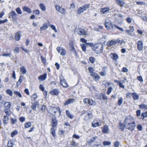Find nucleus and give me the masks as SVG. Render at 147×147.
I'll return each mask as SVG.
<instances>
[{"instance_id":"cd10ccee","label":"nucleus","mask_w":147,"mask_h":147,"mask_svg":"<svg viewBox=\"0 0 147 147\" xmlns=\"http://www.w3.org/2000/svg\"><path fill=\"white\" fill-rule=\"evenodd\" d=\"M23 9L24 11L28 13H31L30 9L26 6L24 7H23Z\"/></svg>"},{"instance_id":"b1692460","label":"nucleus","mask_w":147,"mask_h":147,"mask_svg":"<svg viewBox=\"0 0 147 147\" xmlns=\"http://www.w3.org/2000/svg\"><path fill=\"white\" fill-rule=\"evenodd\" d=\"M129 30H125V31L126 33L130 35L131 33L130 32H132L134 31V28L133 26H130L129 27Z\"/></svg>"},{"instance_id":"423d86ee","label":"nucleus","mask_w":147,"mask_h":147,"mask_svg":"<svg viewBox=\"0 0 147 147\" xmlns=\"http://www.w3.org/2000/svg\"><path fill=\"white\" fill-rule=\"evenodd\" d=\"M17 16V14L13 11H11L8 14L9 18L13 20H16Z\"/></svg>"},{"instance_id":"49530a36","label":"nucleus","mask_w":147,"mask_h":147,"mask_svg":"<svg viewBox=\"0 0 147 147\" xmlns=\"http://www.w3.org/2000/svg\"><path fill=\"white\" fill-rule=\"evenodd\" d=\"M14 93L17 96H18L20 98L22 97V95L20 92L18 91H15L14 92Z\"/></svg>"},{"instance_id":"8fccbe9b","label":"nucleus","mask_w":147,"mask_h":147,"mask_svg":"<svg viewBox=\"0 0 147 147\" xmlns=\"http://www.w3.org/2000/svg\"><path fill=\"white\" fill-rule=\"evenodd\" d=\"M38 96L36 94H34L32 96L31 99L32 101H34L37 98Z\"/></svg>"},{"instance_id":"79ce46f5","label":"nucleus","mask_w":147,"mask_h":147,"mask_svg":"<svg viewBox=\"0 0 147 147\" xmlns=\"http://www.w3.org/2000/svg\"><path fill=\"white\" fill-rule=\"evenodd\" d=\"M54 127H52L51 129V132L53 136L55 137V130L54 128Z\"/></svg>"},{"instance_id":"412c9836","label":"nucleus","mask_w":147,"mask_h":147,"mask_svg":"<svg viewBox=\"0 0 147 147\" xmlns=\"http://www.w3.org/2000/svg\"><path fill=\"white\" fill-rule=\"evenodd\" d=\"M131 95L133 99L134 100H138L139 98V96L138 94L136 92H133L131 93Z\"/></svg>"},{"instance_id":"c9c22d12","label":"nucleus","mask_w":147,"mask_h":147,"mask_svg":"<svg viewBox=\"0 0 147 147\" xmlns=\"http://www.w3.org/2000/svg\"><path fill=\"white\" fill-rule=\"evenodd\" d=\"M88 104L90 105L94 106L96 105V103L95 101L90 99L89 100Z\"/></svg>"},{"instance_id":"774afa93","label":"nucleus","mask_w":147,"mask_h":147,"mask_svg":"<svg viewBox=\"0 0 147 147\" xmlns=\"http://www.w3.org/2000/svg\"><path fill=\"white\" fill-rule=\"evenodd\" d=\"M89 60L92 63H93L95 61V59L93 57H91L89 58Z\"/></svg>"},{"instance_id":"393cba45","label":"nucleus","mask_w":147,"mask_h":147,"mask_svg":"<svg viewBox=\"0 0 147 147\" xmlns=\"http://www.w3.org/2000/svg\"><path fill=\"white\" fill-rule=\"evenodd\" d=\"M116 44V40H110L109 41L107 42V46L108 47H110L111 45H114Z\"/></svg>"},{"instance_id":"603ef678","label":"nucleus","mask_w":147,"mask_h":147,"mask_svg":"<svg viewBox=\"0 0 147 147\" xmlns=\"http://www.w3.org/2000/svg\"><path fill=\"white\" fill-rule=\"evenodd\" d=\"M7 93L11 96H12L13 95L12 91L9 89H8L6 91Z\"/></svg>"},{"instance_id":"13d9d810","label":"nucleus","mask_w":147,"mask_h":147,"mask_svg":"<svg viewBox=\"0 0 147 147\" xmlns=\"http://www.w3.org/2000/svg\"><path fill=\"white\" fill-rule=\"evenodd\" d=\"M18 133V132L17 130H15L13 131L11 134V136L13 137L14 136L17 134Z\"/></svg>"},{"instance_id":"bf43d9fd","label":"nucleus","mask_w":147,"mask_h":147,"mask_svg":"<svg viewBox=\"0 0 147 147\" xmlns=\"http://www.w3.org/2000/svg\"><path fill=\"white\" fill-rule=\"evenodd\" d=\"M11 123L13 125H14L16 122H17V120L16 119H13L12 118L11 119Z\"/></svg>"},{"instance_id":"69168bd1","label":"nucleus","mask_w":147,"mask_h":147,"mask_svg":"<svg viewBox=\"0 0 147 147\" xmlns=\"http://www.w3.org/2000/svg\"><path fill=\"white\" fill-rule=\"evenodd\" d=\"M132 19L130 18H127L126 19V20L127 22L128 23H131L132 22Z\"/></svg>"},{"instance_id":"9d476101","label":"nucleus","mask_w":147,"mask_h":147,"mask_svg":"<svg viewBox=\"0 0 147 147\" xmlns=\"http://www.w3.org/2000/svg\"><path fill=\"white\" fill-rule=\"evenodd\" d=\"M109 56L114 61H116L119 59L118 55L115 53H111L109 55Z\"/></svg>"},{"instance_id":"a19ab883","label":"nucleus","mask_w":147,"mask_h":147,"mask_svg":"<svg viewBox=\"0 0 147 147\" xmlns=\"http://www.w3.org/2000/svg\"><path fill=\"white\" fill-rule=\"evenodd\" d=\"M102 94L101 93L96 94V98L98 99H101L102 98Z\"/></svg>"},{"instance_id":"de8ad7c7","label":"nucleus","mask_w":147,"mask_h":147,"mask_svg":"<svg viewBox=\"0 0 147 147\" xmlns=\"http://www.w3.org/2000/svg\"><path fill=\"white\" fill-rule=\"evenodd\" d=\"M103 144L104 146H109L111 144V143L109 141H105L103 142Z\"/></svg>"},{"instance_id":"a18cd8bd","label":"nucleus","mask_w":147,"mask_h":147,"mask_svg":"<svg viewBox=\"0 0 147 147\" xmlns=\"http://www.w3.org/2000/svg\"><path fill=\"white\" fill-rule=\"evenodd\" d=\"M11 53H4L2 55V56L3 57H9L10 58L11 57Z\"/></svg>"},{"instance_id":"39448f33","label":"nucleus","mask_w":147,"mask_h":147,"mask_svg":"<svg viewBox=\"0 0 147 147\" xmlns=\"http://www.w3.org/2000/svg\"><path fill=\"white\" fill-rule=\"evenodd\" d=\"M135 122L133 118L131 117H127L125 120L124 123L125 125H129L130 123Z\"/></svg>"},{"instance_id":"09e8293b","label":"nucleus","mask_w":147,"mask_h":147,"mask_svg":"<svg viewBox=\"0 0 147 147\" xmlns=\"http://www.w3.org/2000/svg\"><path fill=\"white\" fill-rule=\"evenodd\" d=\"M82 50L84 51H86V45L85 44H81L80 45Z\"/></svg>"},{"instance_id":"f704fd0d","label":"nucleus","mask_w":147,"mask_h":147,"mask_svg":"<svg viewBox=\"0 0 147 147\" xmlns=\"http://www.w3.org/2000/svg\"><path fill=\"white\" fill-rule=\"evenodd\" d=\"M84 11L83 10V9H82V7H80L78 9L77 11V13L78 15H80L81 13L83 12Z\"/></svg>"},{"instance_id":"680f3d73","label":"nucleus","mask_w":147,"mask_h":147,"mask_svg":"<svg viewBox=\"0 0 147 147\" xmlns=\"http://www.w3.org/2000/svg\"><path fill=\"white\" fill-rule=\"evenodd\" d=\"M31 126V123L30 122H28L25 124V127L26 128H28Z\"/></svg>"},{"instance_id":"4c0bfd02","label":"nucleus","mask_w":147,"mask_h":147,"mask_svg":"<svg viewBox=\"0 0 147 147\" xmlns=\"http://www.w3.org/2000/svg\"><path fill=\"white\" fill-rule=\"evenodd\" d=\"M119 100L118 101V105L119 106H120L123 103V98L122 97H121L120 98H119Z\"/></svg>"},{"instance_id":"2f4dec72","label":"nucleus","mask_w":147,"mask_h":147,"mask_svg":"<svg viewBox=\"0 0 147 147\" xmlns=\"http://www.w3.org/2000/svg\"><path fill=\"white\" fill-rule=\"evenodd\" d=\"M20 72L23 74H25L26 73V71L24 66H22L20 69Z\"/></svg>"},{"instance_id":"7ed1b4c3","label":"nucleus","mask_w":147,"mask_h":147,"mask_svg":"<svg viewBox=\"0 0 147 147\" xmlns=\"http://www.w3.org/2000/svg\"><path fill=\"white\" fill-rule=\"evenodd\" d=\"M83 115L85 116V117L84 118V119L85 121H87L92 118V113L91 112H89L87 111H85L81 115Z\"/></svg>"},{"instance_id":"f03ea898","label":"nucleus","mask_w":147,"mask_h":147,"mask_svg":"<svg viewBox=\"0 0 147 147\" xmlns=\"http://www.w3.org/2000/svg\"><path fill=\"white\" fill-rule=\"evenodd\" d=\"M105 22V26L108 30H110L113 28V25L109 19H106Z\"/></svg>"},{"instance_id":"c03bdc74","label":"nucleus","mask_w":147,"mask_h":147,"mask_svg":"<svg viewBox=\"0 0 147 147\" xmlns=\"http://www.w3.org/2000/svg\"><path fill=\"white\" fill-rule=\"evenodd\" d=\"M61 52L60 53L61 55L62 56H64L66 54V51L65 49L63 48H61Z\"/></svg>"},{"instance_id":"3c124183","label":"nucleus","mask_w":147,"mask_h":147,"mask_svg":"<svg viewBox=\"0 0 147 147\" xmlns=\"http://www.w3.org/2000/svg\"><path fill=\"white\" fill-rule=\"evenodd\" d=\"M70 145L73 146H76L78 145V144L73 140L71 142Z\"/></svg>"},{"instance_id":"a878e982","label":"nucleus","mask_w":147,"mask_h":147,"mask_svg":"<svg viewBox=\"0 0 147 147\" xmlns=\"http://www.w3.org/2000/svg\"><path fill=\"white\" fill-rule=\"evenodd\" d=\"M4 106L6 109H8L11 106V103L9 102H6L4 103Z\"/></svg>"},{"instance_id":"1a4fd4ad","label":"nucleus","mask_w":147,"mask_h":147,"mask_svg":"<svg viewBox=\"0 0 147 147\" xmlns=\"http://www.w3.org/2000/svg\"><path fill=\"white\" fill-rule=\"evenodd\" d=\"M62 79L60 78V83L62 86L64 87H68V84L67 82L65 79L62 77Z\"/></svg>"},{"instance_id":"7c9ffc66","label":"nucleus","mask_w":147,"mask_h":147,"mask_svg":"<svg viewBox=\"0 0 147 147\" xmlns=\"http://www.w3.org/2000/svg\"><path fill=\"white\" fill-rule=\"evenodd\" d=\"M48 27L47 24L46 23L44 24L40 28V30H44Z\"/></svg>"},{"instance_id":"58836bf2","label":"nucleus","mask_w":147,"mask_h":147,"mask_svg":"<svg viewBox=\"0 0 147 147\" xmlns=\"http://www.w3.org/2000/svg\"><path fill=\"white\" fill-rule=\"evenodd\" d=\"M8 120L9 118L8 116H7V115L4 116L3 117V121L4 124H6L7 123L6 121H8Z\"/></svg>"},{"instance_id":"4d7b16f0","label":"nucleus","mask_w":147,"mask_h":147,"mask_svg":"<svg viewBox=\"0 0 147 147\" xmlns=\"http://www.w3.org/2000/svg\"><path fill=\"white\" fill-rule=\"evenodd\" d=\"M88 70L89 72L91 73V74H93L94 73V69L93 68L91 67H89L88 68Z\"/></svg>"},{"instance_id":"c756f323","label":"nucleus","mask_w":147,"mask_h":147,"mask_svg":"<svg viewBox=\"0 0 147 147\" xmlns=\"http://www.w3.org/2000/svg\"><path fill=\"white\" fill-rule=\"evenodd\" d=\"M66 115L69 118L72 119L74 118V116L72 115L71 113H70L69 111L68 110H67L66 111Z\"/></svg>"},{"instance_id":"72a5a7b5","label":"nucleus","mask_w":147,"mask_h":147,"mask_svg":"<svg viewBox=\"0 0 147 147\" xmlns=\"http://www.w3.org/2000/svg\"><path fill=\"white\" fill-rule=\"evenodd\" d=\"M96 137L95 136V137H92L90 141L88 142V144L89 145H90L92 143H93L95 141V140L96 139Z\"/></svg>"},{"instance_id":"4be33fe9","label":"nucleus","mask_w":147,"mask_h":147,"mask_svg":"<svg viewBox=\"0 0 147 147\" xmlns=\"http://www.w3.org/2000/svg\"><path fill=\"white\" fill-rule=\"evenodd\" d=\"M47 74L45 73L43 75H41L38 77V79L41 81H43L46 79Z\"/></svg>"},{"instance_id":"aec40b11","label":"nucleus","mask_w":147,"mask_h":147,"mask_svg":"<svg viewBox=\"0 0 147 147\" xmlns=\"http://www.w3.org/2000/svg\"><path fill=\"white\" fill-rule=\"evenodd\" d=\"M69 46L71 47L70 51H72L73 53L75 55V56H76L77 55V54L75 49L74 47L73 44H70L69 45Z\"/></svg>"},{"instance_id":"f8f14e48","label":"nucleus","mask_w":147,"mask_h":147,"mask_svg":"<svg viewBox=\"0 0 147 147\" xmlns=\"http://www.w3.org/2000/svg\"><path fill=\"white\" fill-rule=\"evenodd\" d=\"M75 101V99L69 98L66 100L65 102L64 103V105L65 106L71 104H72Z\"/></svg>"},{"instance_id":"2eb2a0df","label":"nucleus","mask_w":147,"mask_h":147,"mask_svg":"<svg viewBox=\"0 0 147 147\" xmlns=\"http://www.w3.org/2000/svg\"><path fill=\"white\" fill-rule=\"evenodd\" d=\"M90 76H92L94 79V80L96 81H98L100 79V77L98 74H96V73H94L93 74H91Z\"/></svg>"},{"instance_id":"5701e85b","label":"nucleus","mask_w":147,"mask_h":147,"mask_svg":"<svg viewBox=\"0 0 147 147\" xmlns=\"http://www.w3.org/2000/svg\"><path fill=\"white\" fill-rule=\"evenodd\" d=\"M109 8L108 7H105L103 8H101L100 10V11L104 14L109 12Z\"/></svg>"},{"instance_id":"dca6fc26","label":"nucleus","mask_w":147,"mask_h":147,"mask_svg":"<svg viewBox=\"0 0 147 147\" xmlns=\"http://www.w3.org/2000/svg\"><path fill=\"white\" fill-rule=\"evenodd\" d=\"M52 95H58L59 93V91L57 89H55L52 90L50 92Z\"/></svg>"},{"instance_id":"e433bc0d","label":"nucleus","mask_w":147,"mask_h":147,"mask_svg":"<svg viewBox=\"0 0 147 147\" xmlns=\"http://www.w3.org/2000/svg\"><path fill=\"white\" fill-rule=\"evenodd\" d=\"M39 7L41 10L43 11H45L46 9L45 7L43 4H40Z\"/></svg>"},{"instance_id":"6e6d98bb","label":"nucleus","mask_w":147,"mask_h":147,"mask_svg":"<svg viewBox=\"0 0 147 147\" xmlns=\"http://www.w3.org/2000/svg\"><path fill=\"white\" fill-rule=\"evenodd\" d=\"M113 90V88L112 87H109L108 89L107 93L108 94H109Z\"/></svg>"},{"instance_id":"052dcab7","label":"nucleus","mask_w":147,"mask_h":147,"mask_svg":"<svg viewBox=\"0 0 147 147\" xmlns=\"http://www.w3.org/2000/svg\"><path fill=\"white\" fill-rule=\"evenodd\" d=\"M119 142L118 141H116L114 143V146L115 147H119Z\"/></svg>"},{"instance_id":"a211bd4d","label":"nucleus","mask_w":147,"mask_h":147,"mask_svg":"<svg viewBox=\"0 0 147 147\" xmlns=\"http://www.w3.org/2000/svg\"><path fill=\"white\" fill-rule=\"evenodd\" d=\"M102 131L104 133H108L109 131V129L108 126L107 125H105L104 127H102Z\"/></svg>"},{"instance_id":"c85d7f7f","label":"nucleus","mask_w":147,"mask_h":147,"mask_svg":"<svg viewBox=\"0 0 147 147\" xmlns=\"http://www.w3.org/2000/svg\"><path fill=\"white\" fill-rule=\"evenodd\" d=\"M125 127V124L124 125L123 124L121 123H120L119 124V129H120L122 131L124 130Z\"/></svg>"},{"instance_id":"6e6552de","label":"nucleus","mask_w":147,"mask_h":147,"mask_svg":"<svg viewBox=\"0 0 147 147\" xmlns=\"http://www.w3.org/2000/svg\"><path fill=\"white\" fill-rule=\"evenodd\" d=\"M77 33L79 35H87V32L84 29L78 28L77 30Z\"/></svg>"},{"instance_id":"20e7f679","label":"nucleus","mask_w":147,"mask_h":147,"mask_svg":"<svg viewBox=\"0 0 147 147\" xmlns=\"http://www.w3.org/2000/svg\"><path fill=\"white\" fill-rule=\"evenodd\" d=\"M55 7L57 10L62 14H65L66 11L65 9L60 7L59 5H55Z\"/></svg>"},{"instance_id":"0e129e2a","label":"nucleus","mask_w":147,"mask_h":147,"mask_svg":"<svg viewBox=\"0 0 147 147\" xmlns=\"http://www.w3.org/2000/svg\"><path fill=\"white\" fill-rule=\"evenodd\" d=\"M33 13L36 15H38L40 14V11L38 10L37 9L34 10L33 11Z\"/></svg>"},{"instance_id":"0eeeda50","label":"nucleus","mask_w":147,"mask_h":147,"mask_svg":"<svg viewBox=\"0 0 147 147\" xmlns=\"http://www.w3.org/2000/svg\"><path fill=\"white\" fill-rule=\"evenodd\" d=\"M125 125L126 129L131 131L134 130L136 126L135 122L130 123L129 125Z\"/></svg>"},{"instance_id":"e2e57ef3","label":"nucleus","mask_w":147,"mask_h":147,"mask_svg":"<svg viewBox=\"0 0 147 147\" xmlns=\"http://www.w3.org/2000/svg\"><path fill=\"white\" fill-rule=\"evenodd\" d=\"M7 109H5L4 110V112L6 113L7 116H9L10 115V113L9 111H7Z\"/></svg>"},{"instance_id":"9b49d317","label":"nucleus","mask_w":147,"mask_h":147,"mask_svg":"<svg viewBox=\"0 0 147 147\" xmlns=\"http://www.w3.org/2000/svg\"><path fill=\"white\" fill-rule=\"evenodd\" d=\"M138 49L139 51H141L143 49V44L142 41H138L137 43Z\"/></svg>"},{"instance_id":"6ab92c4d","label":"nucleus","mask_w":147,"mask_h":147,"mask_svg":"<svg viewBox=\"0 0 147 147\" xmlns=\"http://www.w3.org/2000/svg\"><path fill=\"white\" fill-rule=\"evenodd\" d=\"M22 36V34L21 32H18L15 34V40L17 41H19L21 37Z\"/></svg>"},{"instance_id":"ddd939ff","label":"nucleus","mask_w":147,"mask_h":147,"mask_svg":"<svg viewBox=\"0 0 147 147\" xmlns=\"http://www.w3.org/2000/svg\"><path fill=\"white\" fill-rule=\"evenodd\" d=\"M57 121L55 117H53L52 119V126L53 127H56L57 124Z\"/></svg>"},{"instance_id":"864d4df0","label":"nucleus","mask_w":147,"mask_h":147,"mask_svg":"<svg viewBox=\"0 0 147 147\" xmlns=\"http://www.w3.org/2000/svg\"><path fill=\"white\" fill-rule=\"evenodd\" d=\"M141 117H142V119H144L145 117H147V111L145 113H143L141 115Z\"/></svg>"},{"instance_id":"338daca9","label":"nucleus","mask_w":147,"mask_h":147,"mask_svg":"<svg viewBox=\"0 0 147 147\" xmlns=\"http://www.w3.org/2000/svg\"><path fill=\"white\" fill-rule=\"evenodd\" d=\"M137 79L138 80L141 82H142L143 81V80L142 78V77L141 76H139L137 77Z\"/></svg>"},{"instance_id":"473e14b6","label":"nucleus","mask_w":147,"mask_h":147,"mask_svg":"<svg viewBox=\"0 0 147 147\" xmlns=\"http://www.w3.org/2000/svg\"><path fill=\"white\" fill-rule=\"evenodd\" d=\"M92 126L94 127H96L99 126V123L98 122H96V121H94L92 124Z\"/></svg>"},{"instance_id":"4468645a","label":"nucleus","mask_w":147,"mask_h":147,"mask_svg":"<svg viewBox=\"0 0 147 147\" xmlns=\"http://www.w3.org/2000/svg\"><path fill=\"white\" fill-rule=\"evenodd\" d=\"M32 104L31 106V108L33 110H35L36 108V107L37 106H38L39 105V102L38 101H35L34 102H32Z\"/></svg>"},{"instance_id":"f3484780","label":"nucleus","mask_w":147,"mask_h":147,"mask_svg":"<svg viewBox=\"0 0 147 147\" xmlns=\"http://www.w3.org/2000/svg\"><path fill=\"white\" fill-rule=\"evenodd\" d=\"M115 1L117 4L121 7H123L125 5V3L123 1L121 0H115Z\"/></svg>"},{"instance_id":"bb28decb","label":"nucleus","mask_w":147,"mask_h":147,"mask_svg":"<svg viewBox=\"0 0 147 147\" xmlns=\"http://www.w3.org/2000/svg\"><path fill=\"white\" fill-rule=\"evenodd\" d=\"M24 76H20L19 79L18 80V82H17V85L18 86L20 85L22 82Z\"/></svg>"},{"instance_id":"f257e3e1","label":"nucleus","mask_w":147,"mask_h":147,"mask_svg":"<svg viewBox=\"0 0 147 147\" xmlns=\"http://www.w3.org/2000/svg\"><path fill=\"white\" fill-rule=\"evenodd\" d=\"M103 45L101 43H96L92 46V50L96 53L99 54L102 51Z\"/></svg>"},{"instance_id":"ea45409f","label":"nucleus","mask_w":147,"mask_h":147,"mask_svg":"<svg viewBox=\"0 0 147 147\" xmlns=\"http://www.w3.org/2000/svg\"><path fill=\"white\" fill-rule=\"evenodd\" d=\"M140 108L141 109H147V105L144 104H141L139 105Z\"/></svg>"},{"instance_id":"5fc2aeb1","label":"nucleus","mask_w":147,"mask_h":147,"mask_svg":"<svg viewBox=\"0 0 147 147\" xmlns=\"http://www.w3.org/2000/svg\"><path fill=\"white\" fill-rule=\"evenodd\" d=\"M16 11L17 13L19 14H21L22 13V12L20 8L19 7H18L16 9Z\"/></svg>"},{"instance_id":"37998d69","label":"nucleus","mask_w":147,"mask_h":147,"mask_svg":"<svg viewBox=\"0 0 147 147\" xmlns=\"http://www.w3.org/2000/svg\"><path fill=\"white\" fill-rule=\"evenodd\" d=\"M90 5V4H85L83 6H82V8L83 9V10L85 11L87 8H88L89 7V6Z\"/></svg>"}]
</instances>
